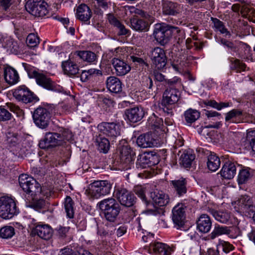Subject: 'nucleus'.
Segmentation results:
<instances>
[{
    "instance_id": "obj_1",
    "label": "nucleus",
    "mask_w": 255,
    "mask_h": 255,
    "mask_svg": "<svg viewBox=\"0 0 255 255\" xmlns=\"http://www.w3.org/2000/svg\"><path fill=\"white\" fill-rule=\"evenodd\" d=\"M97 206L105 219L110 222L116 221L121 211L120 204L113 198L105 199L99 202Z\"/></svg>"
},
{
    "instance_id": "obj_2",
    "label": "nucleus",
    "mask_w": 255,
    "mask_h": 255,
    "mask_svg": "<svg viewBox=\"0 0 255 255\" xmlns=\"http://www.w3.org/2000/svg\"><path fill=\"white\" fill-rule=\"evenodd\" d=\"M117 150L119 156V162L121 164L123 169H130L133 163L135 152L125 141H124L123 144L122 143L119 144Z\"/></svg>"
},
{
    "instance_id": "obj_3",
    "label": "nucleus",
    "mask_w": 255,
    "mask_h": 255,
    "mask_svg": "<svg viewBox=\"0 0 255 255\" xmlns=\"http://www.w3.org/2000/svg\"><path fill=\"white\" fill-rule=\"evenodd\" d=\"M19 184L21 188L26 194L30 195L34 200L35 197L41 192L40 185L32 177L28 175L22 174L19 176Z\"/></svg>"
},
{
    "instance_id": "obj_4",
    "label": "nucleus",
    "mask_w": 255,
    "mask_h": 255,
    "mask_svg": "<svg viewBox=\"0 0 255 255\" xmlns=\"http://www.w3.org/2000/svg\"><path fill=\"white\" fill-rule=\"evenodd\" d=\"M175 26L165 23L155 25L153 35L155 39L161 45L167 43L172 37V33H176Z\"/></svg>"
},
{
    "instance_id": "obj_5",
    "label": "nucleus",
    "mask_w": 255,
    "mask_h": 255,
    "mask_svg": "<svg viewBox=\"0 0 255 255\" xmlns=\"http://www.w3.org/2000/svg\"><path fill=\"white\" fill-rule=\"evenodd\" d=\"M134 15L130 19L131 27L136 31H142L148 29L149 22H152V17L141 9H136Z\"/></svg>"
},
{
    "instance_id": "obj_6",
    "label": "nucleus",
    "mask_w": 255,
    "mask_h": 255,
    "mask_svg": "<svg viewBox=\"0 0 255 255\" xmlns=\"http://www.w3.org/2000/svg\"><path fill=\"white\" fill-rule=\"evenodd\" d=\"M18 213L14 200L8 197L0 198V217L3 219H10Z\"/></svg>"
},
{
    "instance_id": "obj_7",
    "label": "nucleus",
    "mask_w": 255,
    "mask_h": 255,
    "mask_svg": "<svg viewBox=\"0 0 255 255\" xmlns=\"http://www.w3.org/2000/svg\"><path fill=\"white\" fill-rule=\"evenodd\" d=\"M111 189L112 184L108 181H96L90 185L88 194L93 198L98 199L101 196L109 194Z\"/></svg>"
},
{
    "instance_id": "obj_8",
    "label": "nucleus",
    "mask_w": 255,
    "mask_h": 255,
    "mask_svg": "<svg viewBox=\"0 0 255 255\" xmlns=\"http://www.w3.org/2000/svg\"><path fill=\"white\" fill-rule=\"evenodd\" d=\"M100 134L106 136L111 142L115 141L120 135V126L114 122H103L98 126Z\"/></svg>"
},
{
    "instance_id": "obj_9",
    "label": "nucleus",
    "mask_w": 255,
    "mask_h": 255,
    "mask_svg": "<svg viewBox=\"0 0 255 255\" xmlns=\"http://www.w3.org/2000/svg\"><path fill=\"white\" fill-rule=\"evenodd\" d=\"M48 4L44 0H28L25 5L26 10L35 16H44L48 13Z\"/></svg>"
},
{
    "instance_id": "obj_10",
    "label": "nucleus",
    "mask_w": 255,
    "mask_h": 255,
    "mask_svg": "<svg viewBox=\"0 0 255 255\" xmlns=\"http://www.w3.org/2000/svg\"><path fill=\"white\" fill-rule=\"evenodd\" d=\"M13 96L17 101L24 104L38 100V97L25 85L19 86L14 89Z\"/></svg>"
},
{
    "instance_id": "obj_11",
    "label": "nucleus",
    "mask_w": 255,
    "mask_h": 255,
    "mask_svg": "<svg viewBox=\"0 0 255 255\" xmlns=\"http://www.w3.org/2000/svg\"><path fill=\"white\" fill-rule=\"evenodd\" d=\"M32 117L34 124L39 128L45 129L48 127L51 116L47 109L39 107L33 112Z\"/></svg>"
},
{
    "instance_id": "obj_12",
    "label": "nucleus",
    "mask_w": 255,
    "mask_h": 255,
    "mask_svg": "<svg viewBox=\"0 0 255 255\" xmlns=\"http://www.w3.org/2000/svg\"><path fill=\"white\" fill-rule=\"evenodd\" d=\"M114 195L122 205L130 207L136 202V197L127 189L118 187L115 189Z\"/></svg>"
},
{
    "instance_id": "obj_13",
    "label": "nucleus",
    "mask_w": 255,
    "mask_h": 255,
    "mask_svg": "<svg viewBox=\"0 0 255 255\" xmlns=\"http://www.w3.org/2000/svg\"><path fill=\"white\" fill-rule=\"evenodd\" d=\"M60 135L57 132H48L39 142L41 149H49L62 144Z\"/></svg>"
},
{
    "instance_id": "obj_14",
    "label": "nucleus",
    "mask_w": 255,
    "mask_h": 255,
    "mask_svg": "<svg viewBox=\"0 0 255 255\" xmlns=\"http://www.w3.org/2000/svg\"><path fill=\"white\" fill-rule=\"evenodd\" d=\"M150 57L153 63L158 69L163 68L167 61L165 53L160 47H155L150 52Z\"/></svg>"
},
{
    "instance_id": "obj_15",
    "label": "nucleus",
    "mask_w": 255,
    "mask_h": 255,
    "mask_svg": "<svg viewBox=\"0 0 255 255\" xmlns=\"http://www.w3.org/2000/svg\"><path fill=\"white\" fill-rule=\"evenodd\" d=\"M237 202L239 209L241 210V212L249 214L255 212V203L250 196L247 195L241 196Z\"/></svg>"
},
{
    "instance_id": "obj_16",
    "label": "nucleus",
    "mask_w": 255,
    "mask_h": 255,
    "mask_svg": "<svg viewBox=\"0 0 255 255\" xmlns=\"http://www.w3.org/2000/svg\"><path fill=\"white\" fill-rule=\"evenodd\" d=\"M2 69L3 78L7 84L13 85L19 82V76L14 68L8 65H4Z\"/></svg>"
},
{
    "instance_id": "obj_17",
    "label": "nucleus",
    "mask_w": 255,
    "mask_h": 255,
    "mask_svg": "<svg viewBox=\"0 0 255 255\" xmlns=\"http://www.w3.org/2000/svg\"><path fill=\"white\" fill-rule=\"evenodd\" d=\"M180 93L177 89H165L162 96V104L164 105H171L176 103L179 100Z\"/></svg>"
},
{
    "instance_id": "obj_18",
    "label": "nucleus",
    "mask_w": 255,
    "mask_h": 255,
    "mask_svg": "<svg viewBox=\"0 0 255 255\" xmlns=\"http://www.w3.org/2000/svg\"><path fill=\"white\" fill-rule=\"evenodd\" d=\"M92 12L90 8L86 4H80L76 9V17L78 19L86 24H90Z\"/></svg>"
},
{
    "instance_id": "obj_19",
    "label": "nucleus",
    "mask_w": 255,
    "mask_h": 255,
    "mask_svg": "<svg viewBox=\"0 0 255 255\" xmlns=\"http://www.w3.org/2000/svg\"><path fill=\"white\" fill-rule=\"evenodd\" d=\"M112 64L116 75L118 76H125L131 70L130 66L125 61L118 58H113Z\"/></svg>"
},
{
    "instance_id": "obj_20",
    "label": "nucleus",
    "mask_w": 255,
    "mask_h": 255,
    "mask_svg": "<svg viewBox=\"0 0 255 255\" xmlns=\"http://www.w3.org/2000/svg\"><path fill=\"white\" fill-rule=\"evenodd\" d=\"M170 184L174 192L179 197L183 196L187 192V180L185 178L181 177L171 180Z\"/></svg>"
},
{
    "instance_id": "obj_21",
    "label": "nucleus",
    "mask_w": 255,
    "mask_h": 255,
    "mask_svg": "<svg viewBox=\"0 0 255 255\" xmlns=\"http://www.w3.org/2000/svg\"><path fill=\"white\" fill-rule=\"evenodd\" d=\"M185 206L182 204H178L172 210V220L175 224L182 226L185 219Z\"/></svg>"
},
{
    "instance_id": "obj_22",
    "label": "nucleus",
    "mask_w": 255,
    "mask_h": 255,
    "mask_svg": "<svg viewBox=\"0 0 255 255\" xmlns=\"http://www.w3.org/2000/svg\"><path fill=\"white\" fill-rule=\"evenodd\" d=\"M32 76L35 79L38 85L49 90H55V85L54 82L45 75L34 71L32 73Z\"/></svg>"
},
{
    "instance_id": "obj_23",
    "label": "nucleus",
    "mask_w": 255,
    "mask_h": 255,
    "mask_svg": "<svg viewBox=\"0 0 255 255\" xmlns=\"http://www.w3.org/2000/svg\"><path fill=\"white\" fill-rule=\"evenodd\" d=\"M33 232L35 235H37L40 238L45 240H49L53 234L52 228L46 224L36 225L33 229Z\"/></svg>"
},
{
    "instance_id": "obj_24",
    "label": "nucleus",
    "mask_w": 255,
    "mask_h": 255,
    "mask_svg": "<svg viewBox=\"0 0 255 255\" xmlns=\"http://www.w3.org/2000/svg\"><path fill=\"white\" fill-rule=\"evenodd\" d=\"M125 114L127 119L131 123L140 121L144 115V111L141 107H135L126 110Z\"/></svg>"
},
{
    "instance_id": "obj_25",
    "label": "nucleus",
    "mask_w": 255,
    "mask_h": 255,
    "mask_svg": "<svg viewBox=\"0 0 255 255\" xmlns=\"http://www.w3.org/2000/svg\"><path fill=\"white\" fill-rule=\"evenodd\" d=\"M180 4L168 0H163L162 10L163 14L167 15H175L180 12Z\"/></svg>"
},
{
    "instance_id": "obj_26",
    "label": "nucleus",
    "mask_w": 255,
    "mask_h": 255,
    "mask_svg": "<svg viewBox=\"0 0 255 255\" xmlns=\"http://www.w3.org/2000/svg\"><path fill=\"white\" fill-rule=\"evenodd\" d=\"M149 249L159 255H171L173 250L169 246L160 242L151 243Z\"/></svg>"
},
{
    "instance_id": "obj_27",
    "label": "nucleus",
    "mask_w": 255,
    "mask_h": 255,
    "mask_svg": "<svg viewBox=\"0 0 255 255\" xmlns=\"http://www.w3.org/2000/svg\"><path fill=\"white\" fill-rule=\"evenodd\" d=\"M237 168L235 164L231 161H227L223 165L220 174L227 179H233L236 174Z\"/></svg>"
},
{
    "instance_id": "obj_28",
    "label": "nucleus",
    "mask_w": 255,
    "mask_h": 255,
    "mask_svg": "<svg viewBox=\"0 0 255 255\" xmlns=\"http://www.w3.org/2000/svg\"><path fill=\"white\" fill-rule=\"evenodd\" d=\"M212 227L210 218L207 214L201 215L197 221V227L198 230L203 233H208Z\"/></svg>"
},
{
    "instance_id": "obj_29",
    "label": "nucleus",
    "mask_w": 255,
    "mask_h": 255,
    "mask_svg": "<svg viewBox=\"0 0 255 255\" xmlns=\"http://www.w3.org/2000/svg\"><path fill=\"white\" fill-rule=\"evenodd\" d=\"M106 86L107 89L113 93H119L122 91V83L115 76H110L107 78Z\"/></svg>"
},
{
    "instance_id": "obj_30",
    "label": "nucleus",
    "mask_w": 255,
    "mask_h": 255,
    "mask_svg": "<svg viewBox=\"0 0 255 255\" xmlns=\"http://www.w3.org/2000/svg\"><path fill=\"white\" fill-rule=\"evenodd\" d=\"M136 143L140 147L147 148L154 146L155 141L151 134L148 132L140 135L136 139Z\"/></svg>"
},
{
    "instance_id": "obj_31",
    "label": "nucleus",
    "mask_w": 255,
    "mask_h": 255,
    "mask_svg": "<svg viewBox=\"0 0 255 255\" xmlns=\"http://www.w3.org/2000/svg\"><path fill=\"white\" fill-rule=\"evenodd\" d=\"M150 197L154 204L159 207L166 206L169 200L168 196L162 192L154 191L151 192Z\"/></svg>"
},
{
    "instance_id": "obj_32",
    "label": "nucleus",
    "mask_w": 255,
    "mask_h": 255,
    "mask_svg": "<svg viewBox=\"0 0 255 255\" xmlns=\"http://www.w3.org/2000/svg\"><path fill=\"white\" fill-rule=\"evenodd\" d=\"M208 211L217 221L222 223H227L231 218V213L227 211H217L209 208Z\"/></svg>"
},
{
    "instance_id": "obj_33",
    "label": "nucleus",
    "mask_w": 255,
    "mask_h": 255,
    "mask_svg": "<svg viewBox=\"0 0 255 255\" xmlns=\"http://www.w3.org/2000/svg\"><path fill=\"white\" fill-rule=\"evenodd\" d=\"M62 67L64 73L69 76L75 75L79 70L78 65L70 60L63 62Z\"/></svg>"
},
{
    "instance_id": "obj_34",
    "label": "nucleus",
    "mask_w": 255,
    "mask_h": 255,
    "mask_svg": "<svg viewBox=\"0 0 255 255\" xmlns=\"http://www.w3.org/2000/svg\"><path fill=\"white\" fill-rule=\"evenodd\" d=\"M110 140L103 135L100 134L99 136L96 138V142L98 143V149L100 152L107 153L108 152L110 148Z\"/></svg>"
},
{
    "instance_id": "obj_35",
    "label": "nucleus",
    "mask_w": 255,
    "mask_h": 255,
    "mask_svg": "<svg viewBox=\"0 0 255 255\" xmlns=\"http://www.w3.org/2000/svg\"><path fill=\"white\" fill-rule=\"evenodd\" d=\"M231 232V231L228 227L216 226L211 233L208 235V238L211 240H214L217 237L221 235H229Z\"/></svg>"
},
{
    "instance_id": "obj_36",
    "label": "nucleus",
    "mask_w": 255,
    "mask_h": 255,
    "mask_svg": "<svg viewBox=\"0 0 255 255\" xmlns=\"http://www.w3.org/2000/svg\"><path fill=\"white\" fill-rule=\"evenodd\" d=\"M253 170L250 168H245L241 169L238 175V183L243 184L247 182L253 176Z\"/></svg>"
},
{
    "instance_id": "obj_37",
    "label": "nucleus",
    "mask_w": 255,
    "mask_h": 255,
    "mask_svg": "<svg viewBox=\"0 0 255 255\" xmlns=\"http://www.w3.org/2000/svg\"><path fill=\"white\" fill-rule=\"evenodd\" d=\"M195 154L190 151H185L180 157L181 164L186 168L190 167L195 159Z\"/></svg>"
},
{
    "instance_id": "obj_38",
    "label": "nucleus",
    "mask_w": 255,
    "mask_h": 255,
    "mask_svg": "<svg viewBox=\"0 0 255 255\" xmlns=\"http://www.w3.org/2000/svg\"><path fill=\"white\" fill-rule=\"evenodd\" d=\"M64 209L68 218L72 219L74 216V202L70 196H67L64 201Z\"/></svg>"
},
{
    "instance_id": "obj_39",
    "label": "nucleus",
    "mask_w": 255,
    "mask_h": 255,
    "mask_svg": "<svg viewBox=\"0 0 255 255\" xmlns=\"http://www.w3.org/2000/svg\"><path fill=\"white\" fill-rule=\"evenodd\" d=\"M221 161L220 158L215 154H211L208 156L207 166L212 171H216L220 167Z\"/></svg>"
},
{
    "instance_id": "obj_40",
    "label": "nucleus",
    "mask_w": 255,
    "mask_h": 255,
    "mask_svg": "<svg viewBox=\"0 0 255 255\" xmlns=\"http://www.w3.org/2000/svg\"><path fill=\"white\" fill-rule=\"evenodd\" d=\"M229 60L231 63L230 69L232 70L236 71L237 72H241L246 70V65L240 60L231 57L229 59Z\"/></svg>"
},
{
    "instance_id": "obj_41",
    "label": "nucleus",
    "mask_w": 255,
    "mask_h": 255,
    "mask_svg": "<svg viewBox=\"0 0 255 255\" xmlns=\"http://www.w3.org/2000/svg\"><path fill=\"white\" fill-rule=\"evenodd\" d=\"M184 115L186 122L192 124L199 118L200 114L198 111L189 109L185 112Z\"/></svg>"
},
{
    "instance_id": "obj_42",
    "label": "nucleus",
    "mask_w": 255,
    "mask_h": 255,
    "mask_svg": "<svg viewBox=\"0 0 255 255\" xmlns=\"http://www.w3.org/2000/svg\"><path fill=\"white\" fill-rule=\"evenodd\" d=\"M15 235L14 228L10 226H5L0 229V238L8 240L11 239Z\"/></svg>"
},
{
    "instance_id": "obj_43",
    "label": "nucleus",
    "mask_w": 255,
    "mask_h": 255,
    "mask_svg": "<svg viewBox=\"0 0 255 255\" xmlns=\"http://www.w3.org/2000/svg\"><path fill=\"white\" fill-rule=\"evenodd\" d=\"M212 20L214 23V27L216 30H218L221 33L225 34V36H228L230 37L231 34L229 31L225 27V26L222 21L216 18H212Z\"/></svg>"
},
{
    "instance_id": "obj_44",
    "label": "nucleus",
    "mask_w": 255,
    "mask_h": 255,
    "mask_svg": "<svg viewBox=\"0 0 255 255\" xmlns=\"http://www.w3.org/2000/svg\"><path fill=\"white\" fill-rule=\"evenodd\" d=\"M6 142L9 146H15L20 142V136L16 132H8L6 134Z\"/></svg>"
},
{
    "instance_id": "obj_45",
    "label": "nucleus",
    "mask_w": 255,
    "mask_h": 255,
    "mask_svg": "<svg viewBox=\"0 0 255 255\" xmlns=\"http://www.w3.org/2000/svg\"><path fill=\"white\" fill-rule=\"evenodd\" d=\"M78 55L82 60L89 63L93 62L97 59L95 53L90 51H79Z\"/></svg>"
},
{
    "instance_id": "obj_46",
    "label": "nucleus",
    "mask_w": 255,
    "mask_h": 255,
    "mask_svg": "<svg viewBox=\"0 0 255 255\" xmlns=\"http://www.w3.org/2000/svg\"><path fill=\"white\" fill-rule=\"evenodd\" d=\"M148 124L152 129L159 128L163 125V120L153 113L148 118Z\"/></svg>"
},
{
    "instance_id": "obj_47",
    "label": "nucleus",
    "mask_w": 255,
    "mask_h": 255,
    "mask_svg": "<svg viewBox=\"0 0 255 255\" xmlns=\"http://www.w3.org/2000/svg\"><path fill=\"white\" fill-rule=\"evenodd\" d=\"M181 85L180 78L178 77H174L170 79H166L164 86L166 89H177Z\"/></svg>"
},
{
    "instance_id": "obj_48",
    "label": "nucleus",
    "mask_w": 255,
    "mask_h": 255,
    "mask_svg": "<svg viewBox=\"0 0 255 255\" xmlns=\"http://www.w3.org/2000/svg\"><path fill=\"white\" fill-rule=\"evenodd\" d=\"M246 142L255 153V130H249L247 132Z\"/></svg>"
},
{
    "instance_id": "obj_49",
    "label": "nucleus",
    "mask_w": 255,
    "mask_h": 255,
    "mask_svg": "<svg viewBox=\"0 0 255 255\" xmlns=\"http://www.w3.org/2000/svg\"><path fill=\"white\" fill-rule=\"evenodd\" d=\"M204 103L205 105L216 109L218 110H221L224 108H226L230 106V103L229 102H221L218 103L215 100L206 101L204 102Z\"/></svg>"
},
{
    "instance_id": "obj_50",
    "label": "nucleus",
    "mask_w": 255,
    "mask_h": 255,
    "mask_svg": "<svg viewBox=\"0 0 255 255\" xmlns=\"http://www.w3.org/2000/svg\"><path fill=\"white\" fill-rule=\"evenodd\" d=\"M243 115V112L238 109H233L226 114L225 120L229 121L232 120V122L236 123V119L240 117Z\"/></svg>"
},
{
    "instance_id": "obj_51",
    "label": "nucleus",
    "mask_w": 255,
    "mask_h": 255,
    "mask_svg": "<svg viewBox=\"0 0 255 255\" xmlns=\"http://www.w3.org/2000/svg\"><path fill=\"white\" fill-rule=\"evenodd\" d=\"M26 42L28 47L30 48L35 47L39 44V38L35 34L30 33L27 36Z\"/></svg>"
},
{
    "instance_id": "obj_52",
    "label": "nucleus",
    "mask_w": 255,
    "mask_h": 255,
    "mask_svg": "<svg viewBox=\"0 0 255 255\" xmlns=\"http://www.w3.org/2000/svg\"><path fill=\"white\" fill-rule=\"evenodd\" d=\"M134 193L140 198L145 203H147V200L145 196V188L141 186H136L134 187Z\"/></svg>"
},
{
    "instance_id": "obj_53",
    "label": "nucleus",
    "mask_w": 255,
    "mask_h": 255,
    "mask_svg": "<svg viewBox=\"0 0 255 255\" xmlns=\"http://www.w3.org/2000/svg\"><path fill=\"white\" fill-rule=\"evenodd\" d=\"M5 47L9 49L11 51L14 53H16L18 51V46L16 41H14L13 39L8 38L6 40Z\"/></svg>"
},
{
    "instance_id": "obj_54",
    "label": "nucleus",
    "mask_w": 255,
    "mask_h": 255,
    "mask_svg": "<svg viewBox=\"0 0 255 255\" xmlns=\"http://www.w3.org/2000/svg\"><path fill=\"white\" fill-rule=\"evenodd\" d=\"M148 205V207L145 210V212L148 215H160L163 213V210L162 208L160 207H157L156 206H152V208H150L149 204L146 203Z\"/></svg>"
},
{
    "instance_id": "obj_55",
    "label": "nucleus",
    "mask_w": 255,
    "mask_h": 255,
    "mask_svg": "<svg viewBox=\"0 0 255 255\" xmlns=\"http://www.w3.org/2000/svg\"><path fill=\"white\" fill-rule=\"evenodd\" d=\"M175 28L177 29V31L176 33H172V37H174L177 43L180 44L183 43L185 39L184 33L178 27H175Z\"/></svg>"
},
{
    "instance_id": "obj_56",
    "label": "nucleus",
    "mask_w": 255,
    "mask_h": 255,
    "mask_svg": "<svg viewBox=\"0 0 255 255\" xmlns=\"http://www.w3.org/2000/svg\"><path fill=\"white\" fill-rule=\"evenodd\" d=\"M11 114L5 109L0 107V121L5 122L10 120Z\"/></svg>"
},
{
    "instance_id": "obj_57",
    "label": "nucleus",
    "mask_w": 255,
    "mask_h": 255,
    "mask_svg": "<svg viewBox=\"0 0 255 255\" xmlns=\"http://www.w3.org/2000/svg\"><path fill=\"white\" fill-rule=\"evenodd\" d=\"M220 42L221 44L226 46L229 49H230L231 51L236 52L237 47L232 42L229 41L224 38H221L220 40Z\"/></svg>"
},
{
    "instance_id": "obj_58",
    "label": "nucleus",
    "mask_w": 255,
    "mask_h": 255,
    "mask_svg": "<svg viewBox=\"0 0 255 255\" xmlns=\"http://www.w3.org/2000/svg\"><path fill=\"white\" fill-rule=\"evenodd\" d=\"M69 229V227L60 226L56 229V234L59 238L64 239L66 237Z\"/></svg>"
},
{
    "instance_id": "obj_59",
    "label": "nucleus",
    "mask_w": 255,
    "mask_h": 255,
    "mask_svg": "<svg viewBox=\"0 0 255 255\" xmlns=\"http://www.w3.org/2000/svg\"><path fill=\"white\" fill-rule=\"evenodd\" d=\"M58 133L61 137L62 143L64 142L65 140H69L72 138V133L68 130L66 129H62Z\"/></svg>"
},
{
    "instance_id": "obj_60",
    "label": "nucleus",
    "mask_w": 255,
    "mask_h": 255,
    "mask_svg": "<svg viewBox=\"0 0 255 255\" xmlns=\"http://www.w3.org/2000/svg\"><path fill=\"white\" fill-rule=\"evenodd\" d=\"M107 19L109 22L114 26V27H117L121 21L116 17L113 13H109L107 15Z\"/></svg>"
},
{
    "instance_id": "obj_61",
    "label": "nucleus",
    "mask_w": 255,
    "mask_h": 255,
    "mask_svg": "<svg viewBox=\"0 0 255 255\" xmlns=\"http://www.w3.org/2000/svg\"><path fill=\"white\" fill-rule=\"evenodd\" d=\"M220 246L222 247L223 251L226 253H228L234 249L233 246L227 242L221 241Z\"/></svg>"
},
{
    "instance_id": "obj_62",
    "label": "nucleus",
    "mask_w": 255,
    "mask_h": 255,
    "mask_svg": "<svg viewBox=\"0 0 255 255\" xmlns=\"http://www.w3.org/2000/svg\"><path fill=\"white\" fill-rule=\"evenodd\" d=\"M148 158L149 159H148L147 157L145 155H144L142 157H141L139 159H138V162L136 164L138 165V164H141L143 163V164H146L148 166H150L153 165L154 164H156L158 162V160H157L156 163H155V162L152 163L151 161L150 160V157H149Z\"/></svg>"
},
{
    "instance_id": "obj_63",
    "label": "nucleus",
    "mask_w": 255,
    "mask_h": 255,
    "mask_svg": "<svg viewBox=\"0 0 255 255\" xmlns=\"http://www.w3.org/2000/svg\"><path fill=\"white\" fill-rule=\"evenodd\" d=\"M45 201L43 199H38L34 201L31 206L36 210L42 209L45 206Z\"/></svg>"
},
{
    "instance_id": "obj_64",
    "label": "nucleus",
    "mask_w": 255,
    "mask_h": 255,
    "mask_svg": "<svg viewBox=\"0 0 255 255\" xmlns=\"http://www.w3.org/2000/svg\"><path fill=\"white\" fill-rule=\"evenodd\" d=\"M116 27L119 30L118 34L120 35H127L129 32V30L126 28L124 25L121 22Z\"/></svg>"
}]
</instances>
